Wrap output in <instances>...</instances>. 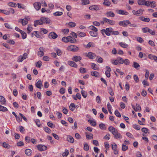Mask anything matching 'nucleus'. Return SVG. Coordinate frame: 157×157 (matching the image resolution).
Returning a JSON list of instances; mask_svg holds the SVG:
<instances>
[{
  "label": "nucleus",
  "mask_w": 157,
  "mask_h": 157,
  "mask_svg": "<svg viewBox=\"0 0 157 157\" xmlns=\"http://www.w3.org/2000/svg\"><path fill=\"white\" fill-rule=\"evenodd\" d=\"M28 57V54L26 53H24L22 56L21 55L18 57L17 61L18 62H22L23 60L26 59Z\"/></svg>",
  "instance_id": "1"
},
{
  "label": "nucleus",
  "mask_w": 157,
  "mask_h": 157,
  "mask_svg": "<svg viewBox=\"0 0 157 157\" xmlns=\"http://www.w3.org/2000/svg\"><path fill=\"white\" fill-rule=\"evenodd\" d=\"M130 24V22L128 20H124L120 21L119 22V25L120 26L124 27H127V26Z\"/></svg>",
  "instance_id": "2"
},
{
  "label": "nucleus",
  "mask_w": 157,
  "mask_h": 157,
  "mask_svg": "<svg viewBox=\"0 0 157 157\" xmlns=\"http://www.w3.org/2000/svg\"><path fill=\"white\" fill-rule=\"evenodd\" d=\"M67 49L68 50L76 52L78 50L79 48L75 45H71L68 47Z\"/></svg>",
  "instance_id": "3"
},
{
  "label": "nucleus",
  "mask_w": 157,
  "mask_h": 157,
  "mask_svg": "<svg viewBox=\"0 0 157 157\" xmlns=\"http://www.w3.org/2000/svg\"><path fill=\"white\" fill-rule=\"evenodd\" d=\"M143 10L142 9H140L136 11L135 10H133L132 11V13L133 14L137 16H140L142 15L143 12Z\"/></svg>",
  "instance_id": "4"
},
{
  "label": "nucleus",
  "mask_w": 157,
  "mask_h": 157,
  "mask_svg": "<svg viewBox=\"0 0 157 157\" xmlns=\"http://www.w3.org/2000/svg\"><path fill=\"white\" fill-rule=\"evenodd\" d=\"M33 6L35 9L38 11L41 8V3H40L39 2H35L33 3Z\"/></svg>",
  "instance_id": "5"
},
{
  "label": "nucleus",
  "mask_w": 157,
  "mask_h": 157,
  "mask_svg": "<svg viewBox=\"0 0 157 157\" xmlns=\"http://www.w3.org/2000/svg\"><path fill=\"white\" fill-rule=\"evenodd\" d=\"M48 37L50 39H56L58 37V35L54 32L50 33L48 36Z\"/></svg>",
  "instance_id": "6"
},
{
  "label": "nucleus",
  "mask_w": 157,
  "mask_h": 157,
  "mask_svg": "<svg viewBox=\"0 0 157 157\" xmlns=\"http://www.w3.org/2000/svg\"><path fill=\"white\" fill-rule=\"evenodd\" d=\"M103 21L105 22H106L110 25H113L115 24V22L113 20H111L109 19L106 17H103Z\"/></svg>",
  "instance_id": "7"
},
{
  "label": "nucleus",
  "mask_w": 157,
  "mask_h": 157,
  "mask_svg": "<svg viewBox=\"0 0 157 157\" xmlns=\"http://www.w3.org/2000/svg\"><path fill=\"white\" fill-rule=\"evenodd\" d=\"M41 20L42 21V24L46 23L50 24V20L48 18L43 17L41 18Z\"/></svg>",
  "instance_id": "8"
},
{
  "label": "nucleus",
  "mask_w": 157,
  "mask_h": 157,
  "mask_svg": "<svg viewBox=\"0 0 157 157\" xmlns=\"http://www.w3.org/2000/svg\"><path fill=\"white\" fill-rule=\"evenodd\" d=\"M89 9L91 10L97 11L100 10L99 6L97 5H93L90 6Z\"/></svg>",
  "instance_id": "9"
},
{
  "label": "nucleus",
  "mask_w": 157,
  "mask_h": 157,
  "mask_svg": "<svg viewBox=\"0 0 157 157\" xmlns=\"http://www.w3.org/2000/svg\"><path fill=\"white\" fill-rule=\"evenodd\" d=\"M112 149L113 150L114 154L115 155L118 153V151L117 150V146L115 143H113L112 144Z\"/></svg>",
  "instance_id": "10"
},
{
  "label": "nucleus",
  "mask_w": 157,
  "mask_h": 157,
  "mask_svg": "<svg viewBox=\"0 0 157 157\" xmlns=\"http://www.w3.org/2000/svg\"><path fill=\"white\" fill-rule=\"evenodd\" d=\"M108 130L111 132L113 134L115 135L117 133V130L115 128L112 126H109L108 128Z\"/></svg>",
  "instance_id": "11"
},
{
  "label": "nucleus",
  "mask_w": 157,
  "mask_h": 157,
  "mask_svg": "<svg viewBox=\"0 0 157 157\" xmlns=\"http://www.w3.org/2000/svg\"><path fill=\"white\" fill-rule=\"evenodd\" d=\"M98 29L90 31L89 32L90 34L92 36L96 37L98 35Z\"/></svg>",
  "instance_id": "12"
},
{
  "label": "nucleus",
  "mask_w": 157,
  "mask_h": 157,
  "mask_svg": "<svg viewBox=\"0 0 157 157\" xmlns=\"http://www.w3.org/2000/svg\"><path fill=\"white\" fill-rule=\"evenodd\" d=\"M37 148L38 149L41 151L46 150L47 149V146L41 144L38 145L37 146Z\"/></svg>",
  "instance_id": "13"
},
{
  "label": "nucleus",
  "mask_w": 157,
  "mask_h": 157,
  "mask_svg": "<svg viewBox=\"0 0 157 157\" xmlns=\"http://www.w3.org/2000/svg\"><path fill=\"white\" fill-rule=\"evenodd\" d=\"M106 68H107V70L105 72V74L107 77L109 78L111 76L110 72L111 71V69L108 66L106 67Z\"/></svg>",
  "instance_id": "14"
},
{
  "label": "nucleus",
  "mask_w": 157,
  "mask_h": 157,
  "mask_svg": "<svg viewBox=\"0 0 157 157\" xmlns=\"http://www.w3.org/2000/svg\"><path fill=\"white\" fill-rule=\"evenodd\" d=\"M86 56L89 59H92L95 58L96 55L94 53L89 52L88 53Z\"/></svg>",
  "instance_id": "15"
},
{
  "label": "nucleus",
  "mask_w": 157,
  "mask_h": 157,
  "mask_svg": "<svg viewBox=\"0 0 157 157\" xmlns=\"http://www.w3.org/2000/svg\"><path fill=\"white\" fill-rule=\"evenodd\" d=\"M18 22L21 23L23 25H25L27 24L28 21L26 19H20L18 20Z\"/></svg>",
  "instance_id": "16"
},
{
  "label": "nucleus",
  "mask_w": 157,
  "mask_h": 157,
  "mask_svg": "<svg viewBox=\"0 0 157 157\" xmlns=\"http://www.w3.org/2000/svg\"><path fill=\"white\" fill-rule=\"evenodd\" d=\"M105 15L107 17H114L115 16V14L112 11H108L107 12Z\"/></svg>",
  "instance_id": "17"
},
{
  "label": "nucleus",
  "mask_w": 157,
  "mask_h": 157,
  "mask_svg": "<svg viewBox=\"0 0 157 157\" xmlns=\"http://www.w3.org/2000/svg\"><path fill=\"white\" fill-rule=\"evenodd\" d=\"M68 64L71 67L77 68V65L73 61H69L68 62Z\"/></svg>",
  "instance_id": "18"
},
{
  "label": "nucleus",
  "mask_w": 157,
  "mask_h": 157,
  "mask_svg": "<svg viewBox=\"0 0 157 157\" xmlns=\"http://www.w3.org/2000/svg\"><path fill=\"white\" fill-rule=\"evenodd\" d=\"M117 13L120 14L125 15H127L129 14V13L126 11L121 10H118L117 12Z\"/></svg>",
  "instance_id": "19"
},
{
  "label": "nucleus",
  "mask_w": 157,
  "mask_h": 157,
  "mask_svg": "<svg viewBox=\"0 0 157 157\" xmlns=\"http://www.w3.org/2000/svg\"><path fill=\"white\" fill-rule=\"evenodd\" d=\"M82 59V57L80 56H74L72 59L74 61L77 62L80 61Z\"/></svg>",
  "instance_id": "20"
},
{
  "label": "nucleus",
  "mask_w": 157,
  "mask_h": 157,
  "mask_svg": "<svg viewBox=\"0 0 157 157\" xmlns=\"http://www.w3.org/2000/svg\"><path fill=\"white\" fill-rule=\"evenodd\" d=\"M101 32L103 35H104V33H105L108 36H109L111 35V34L109 33L108 31L106 30V29H102L101 30Z\"/></svg>",
  "instance_id": "21"
},
{
  "label": "nucleus",
  "mask_w": 157,
  "mask_h": 157,
  "mask_svg": "<svg viewBox=\"0 0 157 157\" xmlns=\"http://www.w3.org/2000/svg\"><path fill=\"white\" fill-rule=\"evenodd\" d=\"M139 19L142 21L145 22H149L150 21V19L148 17H145L143 16L140 17Z\"/></svg>",
  "instance_id": "22"
},
{
  "label": "nucleus",
  "mask_w": 157,
  "mask_h": 157,
  "mask_svg": "<svg viewBox=\"0 0 157 157\" xmlns=\"http://www.w3.org/2000/svg\"><path fill=\"white\" fill-rule=\"evenodd\" d=\"M67 141L70 143H73L74 142V139L70 135L67 136Z\"/></svg>",
  "instance_id": "23"
},
{
  "label": "nucleus",
  "mask_w": 157,
  "mask_h": 157,
  "mask_svg": "<svg viewBox=\"0 0 157 157\" xmlns=\"http://www.w3.org/2000/svg\"><path fill=\"white\" fill-rule=\"evenodd\" d=\"M36 86L38 88L40 89L43 86L41 80H38L35 84Z\"/></svg>",
  "instance_id": "24"
},
{
  "label": "nucleus",
  "mask_w": 157,
  "mask_h": 157,
  "mask_svg": "<svg viewBox=\"0 0 157 157\" xmlns=\"http://www.w3.org/2000/svg\"><path fill=\"white\" fill-rule=\"evenodd\" d=\"M148 58L151 59H153L157 62V57L155 56L152 55L150 54L148 56Z\"/></svg>",
  "instance_id": "25"
},
{
  "label": "nucleus",
  "mask_w": 157,
  "mask_h": 157,
  "mask_svg": "<svg viewBox=\"0 0 157 157\" xmlns=\"http://www.w3.org/2000/svg\"><path fill=\"white\" fill-rule=\"evenodd\" d=\"M103 4L106 6H109L111 4V2L108 0H104Z\"/></svg>",
  "instance_id": "26"
},
{
  "label": "nucleus",
  "mask_w": 157,
  "mask_h": 157,
  "mask_svg": "<svg viewBox=\"0 0 157 157\" xmlns=\"http://www.w3.org/2000/svg\"><path fill=\"white\" fill-rule=\"evenodd\" d=\"M81 4L82 5H88L90 3V1L89 0H81Z\"/></svg>",
  "instance_id": "27"
},
{
  "label": "nucleus",
  "mask_w": 157,
  "mask_h": 157,
  "mask_svg": "<svg viewBox=\"0 0 157 157\" xmlns=\"http://www.w3.org/2000/svg\"><path fill=\"white\" fill-rule=\"evenodd\" d=\"M91 75L94 76L99 77L100 76L99 73L96 71L91 72Z\"/></svg>",
  "instance_id": "28"
},
{
  "label": "nucleus",
  "mask_w": 157,
  "mask_h": 157,
  "mask_svg": "<svg viewBox=\"0 0 157 157\" xmlns=\"http://www.w3.org/2000/svg\"><path fill=\"white\" fill-rule=\"evenodd\" d=\"M114 135L115 139H120L122 138L121 135L120 133H118V131H117V133Z\"/></svg>",
  "instance_id": "29"
},
{
  "label": "nucleus",
  "mask_w": 157,
  "mask_h": 157,
  "mask_svg": "<svg viewBox=\"0 0 157 157\" xmlns=\"http://www.w3.org/2000/svg\"><path fill=\"white\" fill-rule=\"evenodd\" d=\"M92 68L95 70H98L99 68L94 63H92L91 65Z\"/></svg>",
  "instance_id": "30"
},
{
  "label": "nucleus",
  "mask_w": 157,
  "mask_h": 157,
  "mask_svg": "<svg viewBox=\"0 0 157 157\" xmlns=\"http://www.w3.org/2000/svg\"><path fill=\"white\" fill-rule=\"evenodd\" d=\"M88 121L92 126H95L96 124V123L94 120L89 119Z\"/></svg>",
  "instance_id": "31"
},
{
  "label": "nucleus",
  "mask_w": 157,
  "mask_h": 157,
  "mask_svg": "<svg viewBox=\"0 0 157 157\" xmlns=\"http://www.w3.org/2000/svg\"><path fill=\"white\" fill-rule=\"evenodd\" d=\"M69 38L70 39H69V42H70L71 43H75L76 41V39L73 37L71 36H69Z\"/></svg>",
  "instance_id": "32"
},
{
  "label": "nucleus",
  "mask_w": 157,
  "mask_h": 157,
  "mask_svg": "<svg viewBox=\"0 0 157 157\" xmlns=\"http://www.w3.org/2000/svg\"><path fill=\"white\" fill-rule=\"evenodd\" d=\"M95 47V44L92 42H89L86 45V47L90 48V47Z\"/></svg>",
  "instance_id": "33"
},
{
  "label": "nucleus",
  "mask_w": 157,
  "mask_h": 157,
  "mask_svg": "<svg viewBox=\"0 0 157 157\" xmlns=\"http://www.w3.org/2000/svg\"><path fill=\"white\" fill-rule=\"evenodd\" d=\"M55 50L58 56L61 55L62 52L60 50L56 48L55 49Z\"/></svg>",
  "instance_id": "34"
},
{
  "label": "nucleus",
  "mask_w": 157,
  "mask_h": 157,
  "mask_svg": "<svg viewBox=\"0 0 157 157\" xmlns=\"http://www.w3.org/2000/svg\"><path fill=\"white\" fill-rule=\"evenodd\" d=\"M2 146L3 147L7 149H9L11 147L9 144L5 142L3 143Z\"/></svg>",
  "instance_id": "35"
},
{
  "label": "nucleus",
  "mask_w": 157,
  "mask_h": 157,
  "mask_svg": "<svg viewBox=\"0 0 157 157\" xmlns=\"http://www.w3.org/2000/svg\"><path fill=\"white\" fill-rule=\"evenodd\" d=\"M20 33L21 35L22 38L23 39H24L26 38L27 34L25 32L22 31H21Z\"/></svg>",
  "instance_id": "36"
},
{
  "label": "nucleus",
  "mask_w": 157,
  "mask_h": 157,
  "mask_svg": "<svg viewBox=\"0 0 157 157\" xmlns=\"http://www.w3.org/2000/svg\"><path fill=\"white\" fill-rule=\"evenodd\" d=\"M0 102L2 103V104L3 105L6 102V100L5 98L2 96H0Z\"/></svg>",
  "instance_id": "37"
},
{
  "label": "nucleus",
  "mask_w": 157,
  "mask_h": 157,
  "mask_svg": "<svg viewBox=\"0 0 157 157\" xmlns=\"http://www.w3.org/2000/svg\"><path fill=\"white\" fill-rule=\"evenodd\" d=\"M25 153L27 155L29 156L31 153V150L29 149H27L25 150Z\"/></svg>",
  "instance_id": "38"
},
{
  "label": "nucleus",
  "mask_w": 157,
  "mask_h": 157,
  "mask_svg": "<svg viewBox=\"0 0 157 157\" xmlns=\"http://www.w3.org/2000/svg\"><path fill=\"white\" fill-rule=\"evenodd\" d=\"M75 106L74 103H71L69 106V108L71 111H74L75 109Z\"/></svg>",
  "instance_id": "39"
},
{
  "label": "nucleus",
  "mask_w": 157,
  "mask_h": 157,
  "mask_svg": "<svg viewBox=\"0 0 157 157\" xmlns=\"http://www.w3.org/2000/svg\"><path fill=\"white\" fill-rule=\"evenodd\" d=\"M78 33L79 37H83L86 36V34L84 33L78 32Z\"/></svg>",
  "instance_id": "40"
},
{
  "label": "nucleus",
  "mask_w": 157,
  "mask_h": 157,
  "mask_svg": "<svg viewBox=\"0 0 157 157\" xmlns=\"http://www.w3.org/2000/svg\"><path fill=\"white\" fill-rule=\"evenodd\" d=\"M117 59L119 63L123 64L124 63V60L123 58L121 57H117Z\"/></svg>",
  "instance_id": "41"
},
{
  "label": "nucleus",
  "mask_w": 157,
  "mask_h": 157,
  "mask_svg": "<svg viewBox=\"0 0 157 157\" xmlns=\"http://www.w3.org/2000/svg\"><path fill=\"white\" fill-rule=\"evenodd\" d=\"M69 36L67 37H63L62 39V41L64 42L67 43L69 42V39H70Z\"/></svg>",
  "instance_id": "42"
},
{
  "label": "nucleus",
  "mask_w": 157,
  "mask_h": 157,
  "mask_svg": "<svg viewBox=\"0 0 157 157\" xmlns=\"http://www.w3.org/2000/svg\"><path fill=\"white\" fill-rule=\"evenodd\" d=\"M81 94L82 96L84 98H86L87 96V93L84 90H82L81 91Z\"/></svg>",
  "instance_id": "43"
},
{
  "label": "nucleus",
  "mask_w": 157,
  "mask_h": 157,
  "mask_svg": "<svg viewBox=\"0 0 157 157\" xmlns=\"http://www.w3.org/2000/svg\"><path fill=\"white\" fill-rule=\"evenodd\" d=\"M86 137L87 139H92L93 138V135L92 133H90L89 134H86Z\"/></svg>",
  "instance_id": "44"
},
{
  "label": "nucleus",
  "mask_w": 157,
  "mask_h": 157,
  "mask_svg": "<svg viewBox=\"0 0 157 157\" xmlns=\"http://www.w3.org/2000/svg\"><path fill=\"white\" fill-rule=\"evenodd\" d=\"M63 14V13L62 12H56L54 13L53 15L56 16H60L62 15Z\"/></svg>",
  "instance_id": "45"
},
{
  "label": "nucleus",
  "mask_w": 157,
  "mask_h": 157,
  "mask_svg": "<svg viewBox=\"0 0 157 157\" xmlns=\"http://www.w3.org/2000/svg\"><path fill=\"white\" fill-rule=\"evenodd\" d=\"M119 44L121 46L124 48H126L128 46V45L124 43L121 42Z\"/></svg>",
  "instance_id": "46"
},
{
  "label": "nucleus",
  "mask_w": 157,
  "mask_h": 157,
  "mask_svg": "<svg viewBox=\"0 0 157 157\" xmlns=\"http://www.w3.org/2000/svg\"><path fill=\"white\" fill-rule=\"evenodd\" d=\"M145 0H138V4L139 5H144Z\"/></svg>",
  "instance_id": "47"
},
{
  "label": "nucleus",
  "mask_w": 157,
  "mask_h": 157,
  "mask_svg": "<svg viewBox=\"0 0 157 157\" xmlns=\"http://www.w3.org/2000/svg\"><path fill=\"white\" fill-rule=\"evenodd\" d=\"M111 63L115 65H118L119 64V63L117 60V59H112L111 60Z\"/></svg>",
  "instance_id": "48"
},
{
  "label": "nucleus",
  "mask_w": 157,
  "mask_h": 157,
  "mask_svg": "<svg viewBox=\"0 0 157 157\" xmlns=\"http://www.w3.org/2000/svg\"><path fill=\"white\" fill-rule=\"evenodd\" d=\"M84 149L85 151H88L89 149V145L86 143H84Z\"/></svg>",
  "instance_id": "49"
},
{
  "label": "nucleus",
  "mask_w": 157,
  "mask_h": 157,
  "mask_svg": "<svg viewBox=\"0 0 157 157\" xmlns=\"http://www.w3.org/2000/svg\"><path fill=\"white\" fill-rule=\"evenodd\" d=\"M35 122L36 123V124L37 126L38 127H40L41 125L40 124V120L38 119H35L34 120Z\"/></svg>",
  "instance_id": "50"
},
{
  "label": "nucleus",
  "mask_w": 157,
  "mask_h": 157,
  "mask_svg": "<svg viewBox=\"0 0 157 157\" xmlns=\"http://www.w3.org/2000/svg\"><path fill=\"white\" fill-rule=\"evenodd\" d=\"M132 126L134 128L137 130H140V126L139 125L136 124H133Z\"/></svg>",
  "instance_id": "51"
},
{
  "label": "nucleus",
  "mask_w": 157,
  "mask_h": 157,
  "mask_svg": "<svg viewBox=\"0 0 157 157\" xmlns=\"http://www.w3.org/2000/svg\"><path fill=\"white\" fill-rule=\"evenodd\" d=\"M99 126L100 128L101 129L105 130L106 128L105 125L102 123L100 124Z\"/></svg>",
  "instance_id": "52"
},
{
  "label": "nucleus",
  "mask_w": 157,
  "mask_h": 157,
  "mask_svg": "<svg viewBox=\"0 0 157 157\" xmlns=\"http://www.w3.org/2000/svg\"><path fill=\"white\" fill-rule=\"evenodd\" d=\"M8 5L9 6H10L12 7H16V4L14 2H10L9 3H8Z\"/></svg>",
  "instance_id": "53"
},
{
  "label": "nucleus",
  "mask_w": 157,
  "mask_h": 157,
  "mask_svg": "<svg viewBox=\"0 0 157 157\" xmlns=\"http://www.w3.org/2000/svg\"><path fill=\"white\" fill-rule=\"evenodd\" d=\"M128 148V146L123 144L122 146V150L123 151H125Z\"/></svg>",
  "instance_id": "54"
},
{
  "label": "nucleus",
  "mask_w": 157,
  "mask_h": 157,
  "mask_svg": "<svg viewBox=\"0 0 157 157\" xmlns=\"http://www.w3.org/2000/svg\"><path fill=\"white\" fill-rule=\"evenodd\" d=\"M137 40L140 43H143L144 42V40L141 37H136Z\"/></svg>",
  "instance_id": "55"
},
{
  "label": "nucleus",
  "mask_w": 157,
  "mask_h": 157,
  "mask_svg": "<svg viewBox=\"0 0 157 157\" xmlns=\"http://www.w3.org/2000/svg\"><path fill=\"white\" fill-rule=\"evenodd\" d=\"M68 25L71 27H74L76 25L75 23L73 22H69Z\"/></svg>",
  "instance_id": "56"
},
{
  "label": "nucleus",
  "mask_w": 157,
  "mask_h": 157,
  "mask_svg": "<svg viewBox=\"0 0 157 157\" xmlns=\"http://www.w3.org/2000/svg\"><path fill=\"white\" fill-rule=\"evenodd\" d=\"M132 66L136 68H137L140 67V65L138 63H137L136 62H133V64Z\"/></svg>",
  "instance_id": "57"
},
{
  "label": "nucleus",
  "mask_w": 157,
  "mask_h": 157,
  "mask_svg": "<svg viewBox=\"0 0 157 157\" xmlns=\"http://www.w3.org/2000/svg\"><path fill=\"white\" fill-rule=\"evenodd\" d=\"M48 125L52 128H54L55 127V126L54 124H53L51 122H48L47 123Z\"/></svg>",
  "instance_id": "58"
},
{
  "label": "nucleus",
  "mask_w": 157,
  "mask_h": 157,
  "mask_svg": "<svg viewBox=\"0 0 157 157\" xmlns=\"http://www.w3.org/2000/svg\"><path fill=\"white\" fill-rule=\"evenodd\" d=\"M145 71L146 72L145 77L146 79H147L148 78L149 75V71L147 69H145Z\"/></svg>",
  "instance_id": "59"
},
{
  "label": "nucleus",
  "mask_w": 157,
  "mask_h": 157,
  "mask_svg": "<svg viewBox=\"0 0 157 157\" xmlns=\"http://www.w3.org/2000/svg\"><path fill=\"white\" fill-rule=\"evenodd\" d=\"M44 131L48 133H50L51 132L50 129L48 127H45L44 128Z\"/></svg>",
  "instance_id": "60"
},
{
  "label": "nucleus",
  "mask_w": 157,
  "mask_h": 157,
  "mask_svg": "<svg viewBox=\"0 0 157 157\" xmlns=\"http://www.w3.org/2000/svg\"><path fill=\"white\" fill-rule=\"evenodd\" d=\"M136 109L135 110L136 111H139L141 110V107L138 104H136Z\"/></svg>",
  "instance_id": "61"
},
{
  "label": "nucleus",
  "mask_w": 157,
  "mask_h": 157,
  "mask_svg": "<svg viewBox=\"0 0 157 157\" xmlns=\"http://www.w3.org/2000/svg\"><path fill=\"white\" fill-rule=\"evenodd\" d=\"M42 65V63L40 60L38 61L36 64V67L40 68Z\"/></svg>",
  "instance_id": "62"
},
{
  "label": "nucleus",
  "mask_w": 157,
  "mask_h": 157,
  "mask_svg": "<svg viewBox=\"0 0 157 157\" xmlns=\"http://www.w3.org/2000/svg\"><path fill=\"white\" fill-rule=\"evenodd\" d=\"M141 130L142 132L145 133H149V132H148L149 130L147 128H142L141 129Z\"/></svg>",
  "instance_id": "63"
},
{
  "label": "nucleus",
  "mask_w": 157,
  "mask_h": 157,
  "mask_svg": "<svg viewBox=\"0 0 157 157\" xmlns=\"http://www.w3.org/2000/svg\"><path fill=\"white\" fill-rule=\"evenodd\" d=\"M115 114L117 117H121V115L120 112L117 110H116L115 111Z\"/></svg>",
  "instance_id": "64"
}]
</instances>
